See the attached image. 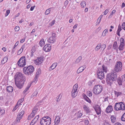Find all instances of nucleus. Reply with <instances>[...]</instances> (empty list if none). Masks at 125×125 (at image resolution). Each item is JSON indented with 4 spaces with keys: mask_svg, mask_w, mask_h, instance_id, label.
Returning <instances> with one entry per match:
<instances>
[{
    "mask_svg": "<svg viewBox=\"0 0 125 125\" xmlns=\"http://www.w3.org/2000/svg\"><path fill=\"white\" fill-rule=\"evenodd\" d=\"M117 73L114 71L108 74L106 76V81L108 84L111 86L114 81L117 80Z\"/></svg>",
    "mask_w": 125,
    "mask_h": 125,
    "instance_id": "1",
    "label": "nucleus"
},
{
    "mask_svg": "<svg viewBox=\"0 0 125 125\" xmlns=\"http://www.w3.org/2000/svg\"><path fill=\"white\" fill-rule=\"evenodd\" d=\"M51 121V119L49 117H44L41 119L40 124L41 125H50Z\"/></svg>",
    "mask_w": 125,
    "mask_h": 125,
    "instance_id": "2",
    "label": "nucleus"
},
{
    "mask_svg": "<svg viewBox=\"0 0 125 125\" xmlns=\"http://www.w3.org/2000/svg\"><path fill=\"white\" fill-rule=\"evenodd\" d=\"M34 70V67L32 65H30L27 67H24L23 69L24 73L25 74L31 75Z\"/></svg>",
    "mask_w": 125,
    "mask_h": 125,
    "instance_id": "3",
    "label": "nucleus"
},
{
    "mask_svg": "<svg viewBox=\"0 0 125 125\" xmlns=\"http://www.w3.org/2000/svg\"><path fill=\"white\" fill-rule=\"evenodd\" d=\"M103 89L102 86L100 85H95L93 88V92L95 95L99 94L102 91Z\"/></svg>",
    "mask_w": 125,
    "mask_h": 125,
    "instance_id": "4",
    "label": "nucleus"
},
{
    "mask_svg": "<svg viewBox=\"0 0 125 125\" xmlns=\"http://www.w3.org/2000/svg\"><path fill=\"white\" fill-rule=\"evenodd\" d=\"M26 59L24 56L21 57L18 62L17 64L20 67H23L26 64Z\"/></svg>",
    "mask_w": 125,
    "mask_h": 125,
    "instance_id": "5",
    "label": "nucleus"
},
{
    "mask_svg": "<svg viewBox=\"0 0 125 125\" xmlns=\"http://www.w3.org/2000/svg\"><path fill=\"white\" fill-rule=\"evenodd\" d=\"M122 65L120 62H117L114 68V72H120L122 69Z\"/></svg>",
    "mask_w": 125,
    "mask_h": 125,
    "instance_id": "6",
    "label": "nucleus"
},
{
    "mask_svg": "<svg viewBox=\"0 0 125 125\" xmlns=\"http://www.w3.org/2000/svg\"><path fill=\"white\" fill-rule=\"evenodd\" d=\"M15 81L25 80V78L23 76L22 74L20 73H17L15 76Z\"/></svg>",
    "mask_w": 125,
    "mask_h": 125,
    "instance_id": "7",
    "label": "nucleus"
},
{
    "mask_svg": "<svg viewBox=\"0 0 125 125\" xmlns=\"http://www.w3.org/2000/svg\"><path fill=\"white\" fill-rule=\"evenodd\" d=\"M78 87V84L76 83L73 86V89L71 92L73 98L75 97L77 95L78 92L77 90Z\"/></svg>",
    "mask_w": 125,
    "mask_h": 125,
    "instance_id": "8",
    "label": "nucleus"
},
{
    "mask_svg": "<svg viewBox=\"0 0 125 125\" xmlns=\"http://www.w3.org/2000/svg\"><path fill=\"white\" fill-rule=\"evenodd\" d=\"M25 80H19L15 81V84L16 86L19 89L22 88L24 84Z\"/></svg>",
    "mask_w": 125,
    "mask_h": 125,
    "instance_id": "9",
    "label": "nucleus"
},
{
    "mask_svg": "<svg viewBox=\"0 0 125 125\" xmlns=\"http://www.w3.org/2000/svg\"><path fill=\"white\" fill-rule=\"evenodd\" d=\"M55 35L56 34L55 33H53L52 34V36L48 39V42L51 43H52L54 42L55 41Z\"/></svg>",
    "mask_w": 125,
    "mask_h": 125,
    "instance_id": "10",
    "label": "nucleus"
},
{
    "mask_svg": "<svg viewBox=\"0 0 125 125\" xmlns=\"http://www.w3.org/2000/svg\"><path fill=\"white\" fill-rule=\"evenodd\" d=\"M24 113V111H22L17 115L16 120L17 122H19L20 120L22 119Z\"/></svg>",
    "mask_w": 125,
    "mask_h": 125,
    "instance_id": "11",
    "label": "nucleus"
},
{
    "mask_svg": "<svg viewBox=\"0 0 125 125\" xmlns=\"http://www.w3.org/2000/svg\"><path fill=\"white\" fill-rule=\"evenodd\" d=\"M104 77L105 76L103 71H99V72L97 73V77L100 80L103 79Z\"/></svg>",
    "mask_w": 125,
    "mask_h": 125,
    "instance_id": "12",
    "label": "nucleus"
},
{
    "mask_svg": "<svg viewBox=\"0 0 125 125\" xmlns=\"http://www.w3.org/2000/svg\"><path fill=\"white\" fill-rule=\"evenodd\" d=\"M51 45L49 44L45 45L43 48V50L46 52L50 51L51 49Z\"/></svg>",
    "mask_w": 125,
    "mask_h": 125,
    "instance_id": "13",
    "label": "nucleus"
},
{
    "mask_svg": "<svg viewBox=\"0 0 125 125\" xmlns=\"http://www.w3.org/2000/svg\"><path fill=\"white\" fill-rule=\"evenodd\" d=\"M111 55H110L106 57H105L104 58V60L105 62H106V64L107 65L109 64L110 63L112 62V60L111 58Z\"/></svg>",
    "mask_w": 125,
    "mask_h": 125,
    "instance_id": "14",
    "label": "nucleus"
},
{
    "mask_svg": "<svg viewBox=\"0 0 125 125\" xmlns=\"http://www.w3.org/2000/svg\"><path fill=\"white\" fill-rule=\"evenodd\" d=\"M120 109L119 111H124L125 110V105L124 103L123 102H120Z\"/></svg>",
    "mask_w": 125,
    "mask_h": 125,
    "instance_id": "15",
    "label": "nucleus"
},
{
    "mask_svg": "<svg viewBox=\"0 0 125 125\" xmlns=\"http://www.w3.org/2000/svg\"><path fill=\"white\" fill-rule=\"evenodd\" d=\"M113 110L112 106L111 105H108L106 109V111L107 113L111 112Z\"/></svg>",
    "mask_w": 125,
    "mask_h": 125,
    "instance_id": "16",
    "label": "nucleus"
},
{
    "mask_svg": "<svg viewBox=\"0 0 125 125\" xmlns=\"http://www.w3.org/2000/svg\"><path fill=\"white\" fill-rule=\"evenodd\" d=\"M86 68L85 65H84L80 67L77 71V73H79L83 71Z\"/></svg>",
    "mask_w": 125,
    "mask_h": 125,
    "instance_id": "17",
    "label": "nucleus"
},
{
    "mask_svg": "<svg viewBox=\"0 0 125 125\" xmlns=\"http://www.w3.org/2000/svg\"><path fill=\"white\" fill-rule=\"evenodd\" d=\"M95 111L97 115H100L101 112V108L99 106H98L96 107Z\"/></svg>",
    "mask_w": 125,
    "mask_h": 125,
    "instance_id": "18",
    "label": "nucleus"
},
{
    "mask_svg": "<svg viewBox=\"0 0 125 125\" xmlns=\"http://www.w3.org/2000/svg\"><path fill=\"white\" fill-rule=\"evenodd\" d=\"M120 105V102L116 103L115 106V110L117 111H119V107Z\"/></svg>",
    "mask_w": 125,
    "mask_h": 125,
    "instance_id": "19",
    "label": "nucleus"
},
{
    "mask_svg": "<svg viewBox=\"0 0 125 125\" xmlns=\"http://www.w3.org/2000/svg\"><path fill=\"white\" fill-rule=\"evenodd\" d=\"M39 118V115H38L36 116L35 118L31 122V124H32L33 125L38 120Z\"/></svg>",
    "mask_w": 125,
    "mask_h": 125,
    "instance_id": "20",
    "label": "nucleus"
},
{
    "mask_svg": "<svg viewBox=\"0 0 125 125\" xmlns=\"http://www.w3.org/2000/svg\"><path fill=\"white\" fill-rule=\"evenodd\" d=\"M57 65V63L55 62L52 64V65L50 67L49 70H52L55 69Z\"/></svg>",
    "mask_w": 125,
    "mask_h": 125,
    "instance_id": "21",
    "label": "nucleus"
},
{
    "mask_svg": "<svg viewBox=\"0 0 125 125\" xmlns=\"http://www.w3.org/2000/svg\"><path fill=\"white\" fill-rule=\"evenodd\" d=\"M38 109L37 108V107L36 106L34 107L33 109V110L31 114L34 115L35 116V115L38 111Z\"/></svg>",
    "mask_w": 125,
    "mask_h": 125,
    "instance_id": "22",
    "label": "nucleus"
},
{
    "mask_svg": "<svg viewBox=\"0 0 125 125\" xmlns=\"http://www.w3.org/2000/svg\"><path fill=\"white\" fill-rule=\"evenodd\" d=\"M111 122L113 123H114L116 121V117L115 115H112L111 117Z\"/></svg>",
    "mask_w": 125,
    "mask_h": 125,
    "instance_id": "23",
    "label": "nucleus"
},
{
    "mask_svg": "<svg viewBox=\"0 0 125 125\" xmlns=\"http://www.w3.org/2000/svg\"><path fill=\"white\" fill-rule=\"evenodd\" d=\"M83 114L82 113L78 112L75 114V116H77V117H75V120L79 118H80L82 115Z\"/></svg>",
    "mask_w": 125,
    "mask_h": 125,
    "instance_id": "24",
    "label": "nucleus"
},
{
    "mask_svg": "<svg viewBox=\"0 0 125 125\" xmlns=\"http://www.w3.org/2000/svg\"><path fill=\"white\" fill-rule=\"evenodd\" d=\"M7 90L9 93H11L13 91V88L11 86H8L7 87Z\"/></svg>",
    "mask_w": 125,
    "mask_h": 125,
    "instance_id": "25",
    "label": "nucleus"
},
{
    "mask_svg": "<svg viewBox=\"0 0 125 125\" xmlns=\"http://www.w3.org/2000/svg\"><path fill=\"white\" fill-rule=\"evenodd\" d=\"M8 59V57L6 56L1 61V63L2 64H4L7 62Z\"/></svg>",
    "mask_w": 125,
    "mask_h": 125,
    "instance_id": "26",
    "label": "nucleus"
},
{
    "mask_svg": "<svg viewBox=\"0 0 125 125\" xmlns=\"http://www.w3.org/2000/svg\"><path fill=\"white\" fill-rule=\"evenodd\" d=\"M124 43H120V45L118 48L119 50H123L124 48Z\"/></svg>",
    "mask_w": 125,
    "mask_h": 125,
    "instance_id": "27",
    "label": "nucleus"
},
{
    "mask_svg": "<svg viewBox=\"0 0 125 125\" xmlns=\"http://www.w3.org/2000/svg\"><path fill=\"white\" fill-rule=\"evenodd\" d=\"M83 98L87 102L89 103H90L91 102L90 100L87 96L84 94L83 95Z\"/></svg>",
    "mask_w": 125,
    "mask_h": 125,
    "instance_id": "28",
    "label": "nucleus"
},
{
    "mask_svg": "<svg viewBox=\"0 0 125 125\" xmlns=\"http://www.w3.org/2000/svg\"><path fill=\"white\" fill-rule=\"evenodd\" d=\"M83 108L85 110V111L86 112V113H89L90 111L89 109L88 108V107L87 106L84 105L83 106Z\"/></svg>",
    "mask_w": 125,
    "mask_h": 125,
    "instance_id": "29",
    "label": "nucleus"
},
{
    "mask_svg": "<svg viewBox=\"0 0 125 125\" xmlns=\"http://www.w3.org/2000/svg\"><path fill=\"white\" fill-rule=\"evenodd\" d=\"M24 47V45H23L21 48L17 52V54L18 55H20L23 52V49Z\"/></svg>",
    "mask_w": 125,
    "mask_h": 125,
    "instance_id": "30",
    "label": "nucleus"
},
{
    "mask_svg": "<svg viewBox=\"0 0 125 125\" xmlns=\"http://www.w3.org/2000/svg\"><path fill=\"white\" fill-rule=\"evenodd\" d=\"M30 85H28L27 86L26 88L25 89V90H24V91L23 92V93L25 94V95L26 94H27V91H28V90L29 89V88L30 87Z\"/></svg>",
    "mask_w": 125,
    "mask_h": 125,
    "instance_id": "31",
    "label": "nucleus"
},
{
    "mask_svg": "<svg viewBox=\"0 0 125 125\" xmlns=\"http://www.w3.org/2000/svg\"><path fill=\"white\" fill-rule=\"evenodd\" d=\"M35 47H33L32 49L31 50V54H30V56L31 57H32L34 56L33 53L35 52Z\"/></svg>",
    "mask_w": 125,
    "mask_h": 125,
    "instance_id": "32",
    "label": "nucleus"
},
{
    "mask_svg": "<svg viewBox=\"0 0 125 125\" xmlns=\"http://www.w3.org/2000/svg\"><path fill=\"white\" fill-rule=\"evenodd\" d=\"M82 57L81 56H79L76 60L75 62L76 63H77L79 62L82 59Z\"/></svg>",
    "mask_w": 125,
    "mask_h": 125,
    "instance_id": "33",
    "label": "nucleus"
},
{
    "mask_svg": "<svg viewBox=\"0 0 125 125\" xmlns=\"http://www.w3.org/2000/svg\"><path fill=\"white\" fill-rule=\"evenodd\" d=\"M101 43H100L98 44L96 47L95 49V50L96 51H98L99 50L100 48H101Z\"/></svg>",
    "mask_w": 125,
    "mask_h": 125,
    "instance_id": "34",
    "label": "nucleus"
},
{
    "mask_svg": "<svg viewBox=\"0 0 125 125\" xmlns=\"http://www.w3.org/2000/svg\"><path fill=\"white\" fill-rule=\"evenodd\" d=\"M44 40L42 39L41 40L40 42V45L42 47L44 45Z\"/></svg>",
    "mask_w": 125,
    "mask_h": 125,
    "instance_id": "35",
    "label": "nucleus"
},
{
    "mask_svg": "<svg viewBox=\"0 0 125 125\" xmlns=\"http://www.w3.org/2000/svg\"><path fill=\"white\" fill-rule=\"evenodd\" d=\"M41 69H39L36 72V76H35V77H36V79L38 77V75L40 74L41 73Z\"/></svg>",
    "mask_w": 125,
    "mask_h": 125,
    "instance_id": "36",
    "label": "nucleus"
},
{
    "mask_svg": "<svg viewBox=\"0 0 125 125\" xmlns=\"http://www.w3.org/2000/svg\"><path fill=\"white\" fill-rule=\"evenodd\" d=\"M86 4V3L84 1H82L81 3L82 7L83 8L85 7Z\"/></svg>",
    "mask_w": 125,
    "mask_h": 125,
    "instance_id": "37",
    "label": "nucleus"
},
{
    "mask_svg": "<svg viewBox=\"0 0 125 125\" xmlns=\"http://www.w3.org/2000/svg\"><path fill=\"white\" fill-rule=\"evenodd\" d=\"M114 93L115 95L118 97L120 95L122 94V92H117L116 91H114Z\"/></svg>",
    "mask_w": 125,
    "mask_h": 125,
    "instance_id": "38",
    "label": "nucleus"
},
{
    "mask_svg": "<svg viewBox=\"0 0 125 125\" xmlns=\"http://www.w3.org/2000/svg\"><path fill=\"white\" fill-rule=\"evenodd\" d=\"M108 32L107 29H105L103 32L102 34V36L104 37L106 35V34Z\"/></svg>",
    "mask_w": 125,
    "mask_h": 125,
    "instance_id": "39",
    "label": "nucleus"
},
{
    "mask_svg": "<svg viewBox=\"0 0 125 125\" xmlns=\"http://www.w3.org/2000/svg\"><path fill=\"white\" fill-rule=\"evenodd\" d=\"M38 61L40 63H41L43 62V56L41 57H40L38 58L37 59Z\"/></svg>",
    "mask_w": 125,
    "mask_h": 125,
    "instance_id": "40",
    "label": "nucleus"
},
{
    "mask_svg": "<svg viewBox=\"0 0 125 125\" xmlns=\"http://www.w3.org/2000/svg\"><path fill=\"white\" fill-rule=\"evenodd\" d=\"M38 93V92L37 91H35L31 95V97L32 98L34 96H36L37 95Z\"/></svg>",
    "mask_w": 125,
    "mask_h": 125,
    "instance_id": "41",
    "label": "nucleus"
},
{
    "mask_svg": "<svg viewBox=\"0 0 125 125\" xmlns=\"http://www.w3.org/2000/svg\"><path fill=\"white\" fill-rule=\"evenodd\" d=\"M51 9L50 8L46 10L45 13V15H47L50 13L51 10Z\"/></svg>",
    "mask_w": 125,
    "mask_h": 125,
    "instance_id": "42",
    "label": "nucleus"
},
{
    "mask_svg": "<svg viewBox=\"0 0 125 125\" xmlns=\"http://www.w3.org/2000/svg\"><path fill=\"white\" fill-rule=\"evenodd\" d=\"M34 116V115L31 113V114H30L28 116V120H30L31 118L33 117Z\"/></svg>",
    "mask_w": 125,
    "mask_h": 125,
    "instance_id": "43",
    "label": "nucleus"
},
{
    "mask_svg": "<svg viewBox=\"0 0 125 125\" xmlns=\"http://www.w3.org/2000/svg\"><path fill=\"white\" fill-rule=\"evenodd\" d=\"M121 120L122 121H125V113L122 116L121 118Z\"/></svg>",
    "mask_w": 125,
    "mask_h": 125,
    "instance_id": "44",
    "label": "nucleus"
},
{
    "mask_svg": "<svg viewBox=\"0 0 125 125\" xmlns=\"http://www.w3.org/2000/svg\"><path fill=\"white\" fill-rule=\"evenodd\" d=\"M103 71H104L106 73L107 71V68L106 67H105L104 65H103L102 66Z\"/></svg>",
    "mask_w": 125,
    "mask_h": 125,
    "instance_id": "45",
    "label": "nucleus"
},
{
    "mask_svg": "<svg viewBox=\"0 0 125 125\" xmlns=\"http://www.w3.org/2000/svg\"><path fill=\"white\" fill-rule=\"evenodd\" d=\"M87 95L89 97L91 96L92 95V93L89 91H87Z\"/></svg>",
    "mask_w": 125,
    "mask_h": 125,
    "instance_id": "46",
    "label": "nucleus"
},
{
    "mask_svg": "<svg viewBox=\"0 0 125 125\" xmlns=\"http://www.w3.org/2000/svg\"><path fill=\"white\" fill-rule=\"evenodd\" d=\"M117 46V44L116 42H115L114 44L113 45V47L114 49H115Z\"/></svg>",
    "mask_w": 125,
    "mask_h": 125,
    "instance_id": "47",
    "label": "nucleus"
},
{
    "mask_svg": "<svg viewBox=\"0 0 125 125\" xmlns=\"http://www.w3.org/2000/svg\"><path fill=\"white\" fill-rule=\"evenodd\" d=\"M106 47V45L105 44H103L102 45H101V50H103V51L105 48Z\"/></svg>",
    "mask_w": 125,
    "mask_h": 125,
    "instance_id": "48",
    "label": "nucleus"
},
{
    "mask_svg": "<svg viewBox=\"0 0 125 125\" xmlns=\"http://www.w3.org/2000/svg\"><path fill=\"white\" fill-rule=\"evenodd\" d=\"M60 120H55L54 125H58L60 121Z\"/></svg>",
    "mask_w": 125,
    "mask_h": 125,
    "instance_id": "49",
    "label": "nucleus"
},
{
    "mask_svg": "<svg viewBox=\"0 0 125 125\" xmlns=\"http://www.w3.org/2000/svg\"><path fill=\"white\" fill-rule=\"evenodd\" d=\"M23 98H22L21 99H20L18 101V102H17V103L19 104V105H20V104L21 105V103H22L23 102Z\"/></svg>",
    "mask_w": 125,
    "mask_h": 125,
    "instance_id": "50",
    "label": "nucleus"
},
{
    "mask_svg": "<svg viewBox=\"0 0 125 125\" xmlns=\"http://www.w3.org/2000/svg\"><path fill=\"white\" fill-rule=\"evenodd\" d=\"M61 95V94H60L59 96H58L56 98V101L57 102H58L59 101H60V99L61 98H59L60 96Z\"/></svg>",
    "mask_w": 125,
    "mask_h": 125,
    "instance_id": "51",
    "label": "nucleus"
},
{
    "mask_svg": "<svg viewBox=\"0 0 125 125\" xmlns=\"http://www.w3.org/2000/svg\"><path fill=\"white\" fill-rule=\"evenodd\" d=\"M34 62L35 64L37 65H39L40 64H41V63H40L39 61H38L37 59H36Z\"/></svg>",
    "mask_w": 125,
    "mask_h": 125,
    "instance_id": "52",
    "label": "nucleus"
},
{
    "mask_svg": "<svg viewBox=\"0 0 125 125\" xmlns=\"http://www.w3.org/2000/svg\"><path fill=\"white\" fill-rule=\"evenodd\" d=\"M10 10H6V13L5 14V16L6 17L10 13Z\"/></svg>",
    "mask_w": 125,
    "mask_h": 125,
    "instance_id": "53",
    "label": "nucleus"
},
{
    "mask_svg": "<svg viewBox=\"0 0 125 125\" xmlns=\"http://www.w3.org/2000/svg\"><path fill=\"white\" fill-rule=\"evenodd\" d=\"M4 110L3 109H1L0 108V114L1 115H2L3 114H4Z\"/></svg>",
    "mask_w": 125,
    "mask_h": 125,
    "instance_id": "54",
    "label": "nucleus"
},
{
    "mask_svg": "<svg viewBox=\"0 0 125 125\" xmlns=\"http://www.w3.org/2000/svg\"><path fill=\"white\" fill-rule=\"evenodd\" d=\"M20 29V28L19 26H16L15 28V30L16 31H18Z\"/></svg>",
    "mask_w": 125,
    "mask_h": 125,
    "instance_id": "55",
    "label": "nucleus"
},
{
    "mask_svg": "<svg viewBox=\"0 0 125 125\" xmlns=\"http://www.w3.org/2000/svg\"><path fill=\"white\" fill-rule=\"evenodd\" d=\"M118 83L119 85H121L122 84V81L120 79H119L117 80Z\"/></svg>",
    "mask_w": 125,
    "mask_h": 125,
    "instance_id": "56",
    "label": "nucleus"
},
{
    "mask_svg": "<svg viewBox=\"0 0 125 125\" xmlns=\"http://www.w3.org/2000/svg\"><path fill=\"white\" fill-rule=\"evenodd\" d=\"M102 15H101L100 16V17H101V18H100V17H99L98 18L97 21L98 23V24H99L100 22L101 21V18L102 17Z\"/></svg>",
    "mask_w": 125,
    "mask_h": 125,
    "instance_id": "57",
    "label": "nucleus"
},
{
    "mask_svg": "<svg viewBox=\"0 0 125 125\" xmlns=\"http://www.w3.org/2000/svg\"><path fill=\"white\" fill-rule=\"evenodd\" d=\"M109 11V9H106L104 12V15H106L108 12Z\"/></svg>",
    "mask_w": 125,
    "mask_h": 125,
    "instance_id": "58",
    "label": "nucleus"
},
{
    "mask_svg": "<svg viewBox=\"0 0 125 125\" xmlns=\"http://www.w3.org/2000/svg\"><path fill=\"white\" fill-rule=\"evenodd\" d=\"M122 28L125 30V22H123L122 25Z\"/></svg>",
    "mask_w": 125,
    "mask_h": 125,
    "instance_id": "59",
    "label": "nucleus"
},
{
    "mask_svg": "<svg viewBox=\"0 0 125 125\" xmlns=\"http://www.w3.org/2000/svg\"><path fill=\"white\" fill-rule=\"evenodd\" d=\"M60 116L57 115L56 116L55 120H60Z\"/></svg>",
    "mask_w": 125,
    "mask_h": 125,
    "instance_id": "60",
    "label": "nucleus"
},
{
    "mask_svg": "<svg viewBox=\"0 0 125 125\" xmlns=\"http://www.w3.org/2000/svg\"><path fill=\"white\" fill-rule=\"evenodd\" d=\"M35 5H34L33 6H32L30 8L31 10L32 11L33 10L34 8L35 7Z\"/></svg>",
    "mask_w": 125,
    "mask_h": 125,
    "instance_id": "61",
    "label": "nucleus"
},
{
    "mask_svg": "<svg viewBox=\"0 0 125 125\" xmlns=\"http://www.w3.org/2000/svg\"><path fill=\"white\" fill-rule=\"evenodd\" d=\"M124 39L123 38H121L120 39V43H124Z\"/></svg>",
    "mask_w": 125,
    "mask_h": 125,
    "instance_id": "62",
    "label": "nucleus"
},
{
    "mask_svg": "<svg viewBox=\"0 0 125 125\" xmlns=\"http://www.w3.org/2000/svg\"><path fill=\"white\" fill-rule=\"evenodd\" d=\"M122 78L123 80H125V74L122 76Z\"/></svg>",
    "mask_w": 125,
    "mask_h": 125,
    "instance_id": "63",
    "label": "nucleus"
},
{
    "mask_svg": "<svg viewBox=\"0 0 125 125\" xmlns=\"http://www.w3.org/2000/svg\"><path fill=\"white\" fill-rule=\"evenodd\" d=\"M115 125H122L120 123H119L118 122H117L115 124Z\"/></svg>",
    "mask_w": 125,
    "mask_h": 125,
    "instance_id": "64",
    "label": "nucleus"
}]
</instances>
